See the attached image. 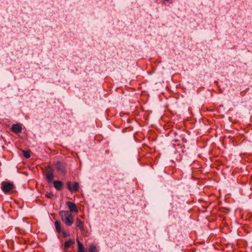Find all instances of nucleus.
I'll return each instance as SVG.
<instances>
[{
    "label": "nucleus",
    "instance_id": "nucleus-1",
    "mask_svg": "<svg viewBox=\"0 0 252 252\" xmlns=\"http://www.w3.org/2000/svg\"><path fill=\"white\" fill-rule=\"evenodd\" d=\"M60 215L62 221L67 226H71L73 223V219L71 213L69 211H61Z\"/></svg>",
    "mask_w": 252,
    "mask_h": 252
},
{
    "label": "nucleus",
    "instance_id": "nucleus-2",
    "mask_svg": "<svg viewBox=\"0 0 252 252\" xmlns=\"http://www.w3.org/2000/svg\"><path fill=\"white\" fill-rule=\"evenodd\" d=\"M13 188V185L9 182H3L1 184V189L5 192L7 193Z\"/></svg>",
    "mask_w": 252,
    "mask_h": 252
},
{
    "label": "nucleus",
    "instance_id": "nucleus-3",
    "mask_svg": "<svg viewBox=\"0 0 252 252\" xmlns=\"http://www.w3.org/2000/svg\"><path fill=\"white\" fill-rule=\"evenodd\" d=\"M67 189L71 192L76 191L78 189L79 184L77 182L72 184L70 182L68 181L66 183Z\"/></svg>",
    "mask_w": 252,
    "mask_h": 252
},
{
    "label": "nucleus",
    "instance_id": "nucleus-4",
    "mask_svg": "<svg viewBox=\"0 0 252 252\" xmlns=\"http://www.w3.org/2000/svg\"><path fill=\"white\" fill-rule=\"evenodd\" d=\"M53 170L50 167H48L46 170V178L49 183H51L54 178Z\"/></svg>",
    "mask_w": 252,
    "mask_h": 252
},
{
    "label": "nucleus",
    "instance_id": "nucleus-5",
    "mask_svg": "<svg viewBox=\"0 0 252 252\" xmlns=\"http://www.w3.org/2000/svg\"><path fill=\"white\" fill-rule=\"evenodd\" d=\"M66 205L69 209L70 212H78V210L76 207V204L71 201H68L66 202Z\"/></svg>",
    "mask_w": 252,
    "mask_h": 252
},
{
    "label": "nucleus",
    "instance_id": "nucleus-6",
    "mask_svg": "<svg viewBox=\"0 0 252 252\" xmlns=\"http://www.w3.org/2000/svg\"><path fill=\"white\" fill-rule=\"evenodd\" d=\"M11 130L15 133H19L21 132L22 127L19 124H13L11 126Z\"/></svg>",
    "mask_w": 252,
    "mask_h": 252
},
{
    "label": "nucleus",
    "instance_id": "nucleus-7",
    "mask_svg": "<svg viewBox=\"0 0 252 252\" xmlns=\"http://www.w3.org/2000/svg\"><path fill=\"white\" fill-rule=\"evenodd\" d=\"M57 170L61 173L65 172V167L63 164L60 161H57L55 165Z\"/></svg>",
    "mask_w": 252,
    "mask_h": 252
},
{
    "label": "nucleus",
    "instance_id": "nucleus-8",
    "mask_svg": "<svg viewBox=\"0 0 252 252\" xmlns=\"http://www.w3.org/2000/svg\"><path fill=\"white\" fill-rule=\"evenodd\" d=\"M54 186L57 190H60L63 185V183L60 181H53Z\"/></svg>",
    "mask_w": 252,
    "mask_h": 252
},
{
    "label": "nucleus",
    "instance_id": "nucleus-9",
    "mask_svg": "<svg viewBox=\"0 0 252 252\" xmlns=\"http://www.w3.org/2000/svg\"><path fill=\"white\" fill-rule=\"evenodd\" d=\"M76 225L81 231L84 230L83 222L80 219H77Z\"/></svg>",
    "mask_w": 252,
    "mask_h": 252
},
{
    "label": "nucleus",
    "instance_id": "nucleus-10",
    "mask_svg": "<svg viewBox=\"0 0 252 252\" xmlns=\"http://www.w3.org/2000/svg\"><path fill=\"white\" fill-rule=\"evenodd\" d=\"M78 244V251L77 252H85V248L83 244L81 243L78 240H77Z\"/></svg>",
    "mask_w": 252,
    "mask_h": 252
},
{
    "label": "nucleus",
    "instance_id": "nucleus-11",
    "mask_svg": "<svg viewBox=\"0 0 252 252\" xmlns=\"http://www.w3.org/2000/svg\"><path fill=\"white\" fill-rule=\"evenodd\" d=\"M75 242L73 240L69 239L66 241L64 244L65 248H68L71 245L74 244Z\"/></svg>",
    "mask_w": 252,
    "mask_h": 252
},
{
    "label": "nucleus",
    "instance_id": "nucleus-12",
    "mask_svg": "<svg viewBox=\"0 0 252 252\" xmlns=\"http://www.w3.org/2000/svg\"><path fill=\"white\" fill-rule=\"evenodd\" d=\"M55 228H56V229L57 230V231L58 232V233H60L61 232V224L58 221H56L55 222Z\"/></svg>",
    "mask_w": 252,
    "mask_h": 252
},
{
    "label": "nucleus",
    "instance_id": "nucleus-13",
    "mask_svg": "<svg viewBox=\"0 0 252 252\" xmlns=\"http://www.w3.org/2000/svg\"><path fill=\"white\" fill-rule=\"evenodd\" d=\"M89 251L90 252H96L97 249L95 245L93 244L90 245Z\"/></svg>",
    "mask_w": 252,
    "mask_h": 252
},
{
    "label": "nucleus",
    "instance_id": "nucleus-14",
    "mask_svg": "<svg viewBox=\"0 0 252 252\" xmlns=\"http://www.w3.org/2000/svg\"><path fill=\"white\" fill-rule=\"evenodd\" d=\"M23 154L24 156L26 158H29L31 157L30 152L29 151H24V150H23Z\"/></svg>",
    "mask_w": 252,
    "mask_h": 252
},
{
    "label": "nucleus",
    "instance_id": "nucleus-15",
    "mask_svg": "<svg viewBox=\"0 0 252 252\" xmlns=\"http://www.w3.org/2000/svg\"><path fill=\"white\" fill-rule=\"evenodd\" d=\"M46 196L48 198H52L53 196V194L52 192L47 193Z\"/></svg>",
    "mask_w": 252,
    "mask_h": 252
}]
</instances>
